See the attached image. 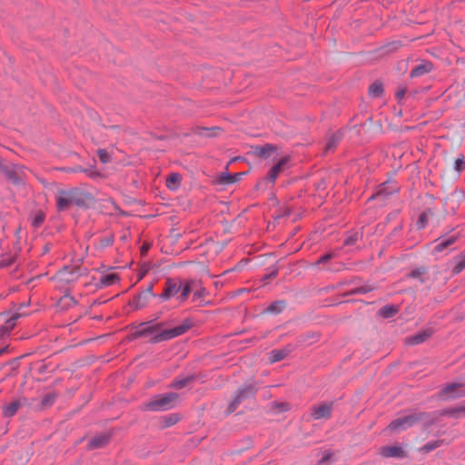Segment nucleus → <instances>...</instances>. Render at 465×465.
Here are the masks:
<instances>
[{
    "label": "nucleus",
    "mask_w": 465,
    "mask_h": 465,
    "mask_svg": "<svg viewBox=\"0 0 465 465\" xmlns=\"http://www.w3.org/2000/svg\"><path fill=\"white\" fill-rule=\"evenodd\" d=\"M179 394L176 392H167L157 394L144 402L142 410L149 411H165L173 409L176 406Z\"/></svg>",
    "instance_id": "nucleus-2"
},
{
    "label": "nucleus",
    "mask_w": 465,
    "mask_h": 465,
    "mask_svg": "<svg viewBox=\"0 0 465 465\" xmlns=\"http://www.w3.org/2000/svg\"><path fill=\"white\" fill-rule=\"evenodd\" d=\"M271 410L275 413L285 412L289 411V404L287 402L273 401Z\"/></svg>",
    "instance_id": "nucleus-49"
},
{
    "label": "nucleus",
    "mask_w": 465,
    "mask_h": 465,
    "mask_svg": "<svg viewBox=\"0 0 465 465\" xmlns=\"http://www.w3.org/2000/svg\"><path fill=\"white\" fill-rule=\"evenodd\" d=\"M458 239H459V235H451L448 238H443V239H442V237H440L439 239L436 240V241L440 240V242L434 247V252H441L442 251H444L445 249H447L448 247H450V245L455 243Z\"/></svg>",
    "instance_id": "nucleus-32"
},
{
    "label": "nucleus",
    "mask_w": 465,
    "mask_h": 465,
    "mask_svg": "<svg viewBox=\"0 0 465 465\" xmlns=\"http://www.w3.org/2000/svg\"><path fill=\"white\" fill-rule=\"evenodd\" d=\"M120 276L118 273H108V274H104L101 277L100 279V282L97 284V287L98 288H102L104 286L107 287V286H112L114 284H115L116 282H118L120 281Z\"/></svg>",
    "instance_id": "nucleus-34"
},
{
    "label": "nucleus",
    "mask_w": 465,
    "mask_h": 465,
    "mask_svg": "<svg viewBox=\"0 0 465 465\" xmlns=\"http://www.w3.org/2000/svg\"><path fill=\"white\" fill-rule=\"evenodd\" d=\"M87 273L86 268H82L79 265H65L60 269L56 276L64 283H71L75 282L80 276Z\"/></svg>",
    "instance_id": "nucleus-6"
},
{
    "label": "nucleus",
    "mask_w": 465,
    "mask_h": 465,
    "mask_svg": "<svg viewBox=\"0 0 465 465\" xmlns=\"http://www.w3.org/2000/svg\"><path fill=\"white\" fill-rule=\"evenodd\" d=\"M153 282H150L149 285L142 292H148L151 297H156L157 295L153 293Z\"/></svg>",
    "instance_id": "nucleus-62"
},
{
    "label": "nucleus",
    "mask_w": 465,
    "mask_h": 465,
    "mask_svg": "<svg viewBox=\"0 0 465 465\" xmlns=\"http://www.w3.org/2000/svg\"><path fill=\"white\" fill-rule=\"evenodd\" d=\"M399 190L400 187L395 182L386 181L379 185L377 192L369 198V201L381 196L387 197L399 192Z\"/></svg>",
    "instance_id": "nucleus-13"
},
{
    "label": "nucleus",
    "mask_w": 465,
    "mask_h": 465,
    "mask_svg": "<svg viewBox=\"0 0 465 465\" xmlns=\"http://www.w3.org/2000/svg\"><path fill=\"white\" fill-rule=\"evenodd\" d=\"M333 409V401L330 402H322L318 406H313L312 408V417L314 420L325 419L328 420L331 417Z\"/></svg>",
    "instance_id": "nucleus-10"
},
{
    "label": "nucleus",
    "mask_w": 465,
    "mask_h": 465,
    "mask_svg": "<svg viewBox=\"0 0 465 465\" xmlns=\"http://www.w3.org/2000/svg\"><path fill=\"white\" fill-rule=\"evenodd\" d=\"M332 454L330 451L322 452V456L318 460L317 465L326 464L331 458Z\"/></svg>",
    "instance_id": "nucleus-57"
},
{
    "label": "nucleus",
    "mask_w": 465,
    "mask_h": 465,
    "mask_svg": "<svg viewBox=\"0 0 465 465\" xmlns=\"http://www.w3.org/2000/svg\"><path fill=\"white\" fill-rule=\"evenodd\" d=\"M320 336L321 334L316 331L301 333L296 337V345L300 347L312 345L319 341Z\"/></svg>",
    "instance_id": "nucleus-20"
},
{
    "label": "nucleus",
    "mask_w": 465,
    "mask_h": 465,
    "mask_svg": "<svg viewBox=\"0 0 465 465\" xmlns=\"http://www.w3.org/2000/svg\"><path fill=\"white\" fill-rule=\"evenodd\" d=\"M454 169L460 173L465 170V158L463 154H460V156L455 160Z\"/></svg>",
    "instance_id": "nucleus-52"
},
{
    "label": "nucleus",
    "mask_w": 465,
    "mask_h": 465,
    "mask_svg": "<svg viewBox=\"0 0 465 465\" xmlns=\"http://www.w3.org/2000/svg\"><path fill=\"white\" fill-rule=\"evenodd\" d=\"M418 413H424L425 415H427L426 418L424 419H421V421H423V430H429L432 425L436 424L439 420V417L438 416V412L437 411H433V412H426V411H419Z\"/></svg>",
    "instance_id": "nucleus-37"
},
{
    "label": "nucleus",
    "mask_w": 465,
    "mask_h": 465,
    "mask_svg": "<svg viewBox=\"0 0 465 465\" xmlns=\"http://www.w3.org/2000/svg\"><path fill=\"white\" fill-rule=\"evenodd\" d=\"M201 377L202 375L200 373H193L186 377L177 376L173 380L170 387L175 390H182L185 387L190 386L192 383H193L197 379Z\"/></svg>",
    "instance_id": "nucleus-16"
},
{
    "label": "nucleus",
    "mask_w": 465,
    "mask_h": 465,
    "mask_svg": "<svg viewBox=\"0 0 465 465\" xmlns=\"http://www.w3.org/2000/svg\"><path fill=\"white\" fill-rule=\"evenodd\" d=\"M432 333L433 331L431 329H426L407 337L405 339V342L409 345H418L427 341L432 335Z\"/></svg>",
    "instance_id": "nucleus-22"
},
{
    "label": "nucleus",
    "mask_w": 465,
    "mask_h": 465,
    "mask_svg": "<svg viewBox=\"0 0 465 465\" xmlns=\"http://www.w3.org/2000/svg\"><path fill=\"white\" fill-rule=\"evenodd\" d=\"M428 272V270L425 266H420L412 270L411 272L406 274L407 278L418 279L420 282L424 283L426 279L423 278V275Z\"/></svg>",
    "instance_id": "nucleus-42"
},
{
    "label": "nucleus",
    "mask_w": 465,
    "mask_h": 465,
    "mask_svg": "<svg viewBox=\"0 0 465 465\" xmlns=\"http://www.w3.org/2000/svg\"><path fill=\"white\" fill-rule=\"evenodd\" d=\"M150 328L154 330V333L149 339L151 344L160 343L181 336L193 328V322L190 318H186L183 322L174 327H170L167 321L156 322V319L148 321Z\"/></svg>",
    "instance_id": "nucleus-1"
},
{
    "label": "nucleus",
    "mask_w": 465,
    "mask_h": 465,
    "mask_svg": "<svg viewBox=\"0 0 465 465\" xmlns=\"http://www.w3.org/2000/svg\"><path fill=\"white\" fill-rule=\"evenodd\" d=\"M381 455L384 457L403 459L407 457V452L400 446H385L381 449Z\"/></svg>",
    "instance_id": "nucleus-26"
},
{
    "label": "nucleus",
    "mask_w": 465,
    "mask_h": 465,
    "mask_svg": "<svg viewBox=\"0 0 465 465\" xmlns=\"http://www.w3.org/2000/svg\"><path fill=\"white\" fill-rule=\"evenodd\" d=\"M407 93V87H400L398 89V91L396 92L395 95H396V99L398 101L399 104H401V100L403 99V97L405 96Z\"/></svg>",
    "instance_id": "nucleus-58"
},
{
    "label": "nucleus",
    "mask_w": 465,
    "mask_h": 465,
    "mask_svg": "<svg viewBox=\"0 0 465 465\" xmlns=\"http://www.w3.org/2000/svg\"><path fill=\"white\" fill-rule=\"evenodd\" d=\"M279 270L280 268L277 264L270 266L267 269L268 272L262 277V281L264 282H268L270 280L276 278L279 273Z\"/></svg>",
    "instance_id": "nucleus-45"
},
{
    "label": "nucleus",
    "mask_w": 465,
    "mask_h": 465,
    "mask_svg": "<svg viewBox=\"0 0 465 465\" xmlns=\"http://www.w3.org/2000/svg\"><path fill=\"white\" fill-rule=\"evenodd\" d=\"M181 420L179 413H171L168 415L162 416L159 420L160 428L166 429L175 425Z\"/></svg>",
    "instance_id": "nucleus-28"
},
{
    "label": "nucleus",
    "mask_w": 465,
    "mask_h": 465,
    "mask_svg": "<svg viewBox=\"0 0 465 465\" xmlns=\"http://www.w3.org/2000/svg\"><path fill=\"white\" fill-rule=\"evenodd\" d=\"M76 304L77 301L74 296L70 295L69 293H65L64 296H62L57 302V305L62 310H67L71 307L75 306Z\"/></svg>",
    "instance_id": "nucleus-38"
},
{
    "label": "nucleus",
    "mask_w": 465,
    "mask_h": 465,
    "mask_svg": "<svg viewBox=\"0 0 465 465\" xmlns=\"http://www.w3.org/2000/svg\"><path fill=\"white\" fill-rule=\"evenodd\" d=\"M21 407V402L19 401H14L8 405L5 406L3 409V416L5 418L13 417L19 408Z\"/></svg>",
    "instance_id": "nucleus-40"
},
{
    "label": "nucleus",
    "mask_w": 465,
    "mask_h": 465,
    "mask_svg": "<svg viewBox=\"0 0 465 465\" xmlns=\"http://www.w3.org/2000/svg\"><path fill=\"white\" fill-rule=\"evenodd\" d=\"M19 359L20 358H15L5 362V365L9 364L12 366V372L10 373V375H16V371L17 368L19 367Z\"/></svg>",
    "instance_id": "nucleus-56"
},
{
    "label": "nucleus",
    "mask_w": 465,
    "mask_h": 465,
    "mask_svg": "<svg viewBox=\"0 0 465 465\" xmlns=\"http://www.w3.org/2000/svg\"><path fill=\"white\" fill-rule=\"evenodd\" d=\"M267 183H269V182H268V181H265V180H264V177H263L260 182H258V183L255 184L254 189H255V190H260V189H262L263 186H265Z\"/></svg>",
    "instance_id": "nucleus-63"
},
{
    "label": "nucleus",
    "mask_w": 465,
    "mask_h": 465,
    "mask_svg": "<svg viewBox=\"0 0 465 465\" xmlns=\"http://www.w3.org/2000/svg\"><path fill=\"white\" fill-rule=\"evenodd\" d=\"M286 305L285 300H277L270 303L263 312L271 314H279L286 308Z\"/></svg>",
    "instance_id": "nucleus-33"
},
{
    "label": "nucleus",
    "mask_w": 465,
    "mask_h": 465,
    "mask_svg": "<svg viewBox=\"0 0 465 465\" xmlns=\"http://www.w3.org/2000/svg\"><path fill=\"white\" fill-rule=\"evenodd\" d=\"M434 214V210L432 208H426L418 217L416 222L417 230H422L427 227L429 223V216H432Z\"/></svg>",
    "instance_id": "nucleus-29"
},
{
    "label": "nucleus",
    "mask_w": 465,
    "mask_h": 465,
    "mask_svg": "<svg viewBox=\"0 0 465 465\" xmlns=\"http://www.w3.org/2000/svg\"><path fill=\"white\" fill-rule=\"evenodd\" d=\"M258 391L259 384L257 381H253L250 383H244L235 392V397L228 405L226 413L231 414L234 412L242 401L255 398Z\"/></svg>",
    "instance_id": "nucleus-3"
},
{
    "label": "nucleus",
    "mask_w": 465,
    "mask_h": 465,
    "mask_svg": "<svg viewBox=\"0 0 465 465\" xmlns=\"http://www.w3.org/2000/svg\"><path fill=\"white\" fill-rule=\"evenodd\" d=\"M59 194H71L74 204L82 209L90 208L91 203L94 202L93 194L78 187H73L69 190H59Z\"/></svg>",
    "instance_id": "nucleus-4"
},
{
    "label": "nucleus",
    "mask_w": 465,
    "mask_h": 465,
    "mask_svg": "<svg viewBox=\"0 0 465 465\" xmlns=\"http://www.w3.org/2000/svg\"><path fill=\"white\" fill-rule=\"evenodd\" d=\"M427 415L424 413H411L409 415L395 419L390 422L387 426V430L391 431L404 430L407 428L412 427L413 425L421 421V419L426 418Z\"/></svg>",
    "instance_id": "nucleus-5"
},
{
    "label": "nucleus",
    "mask_w": 465,
    "mask_h": 465,
    "mask_svg": "<svg viewBox=\"0 0 465 465\" xmlns=\"http://www.w3.org/2000/svg\"><path fill=\"white\" fill-rule=\"evenodd\" d=\"M0 172L3 173L8 181H10L14 185L19 186L25 184L24 178L16 172L14 167L10 168L9 166L3 164L1 162Z\"/></svg>",
    "instance_id": "nucleus-17"
},
{
    "label": "nucleus",
    "mask_w": 465,
    "mask_h": 465,
    "mask_svg": "<svg viewBox=\"0 0 465 465\" xmlns=\"http://www.w3.org/2000/svg\"><path fill=\"white\" fill-rule=\"evenodd\" d=\"M150 298H152L148 292H140L134 295L133 300L129 302V305L133 306L134 310H141L147 306Z\"/></svg>",
    "instance_id": "nucleus-25"
},
{
    "label": "nucleus",
    "mask_w": 465,
    "mask_h": 465,
    "mask_svg": "<svg viewBox=\"0 0 465 465\" xmlns=\"http://www.w3.org/2000/svg\"><path fill=\"white\" fill-rule=\"evenodd\" d=\"M399 312V306L394 304H386L379 309L378 315L384 318L390 319L397 315Z\"/></svg>",
    "instance_id": "nucleus-31"
},
{
    "label": "nucleus",
    "mask_w": 465,
    "mask_h": 465,
    "mask_svg": "<svg viewBox=\"0 0 465 465\" xmlns=\"http://www.w3.org/2000/svg\"><path fill=\"white\" fill-rule=\"evenodd\" d=\"M180 292L179 286V279L176 281L173 278H167L163 290L161 294H158L157 297L160 302L168 301L170 298L175 296Z\"/></svg>",
    "instance_id": "nucleus-9"
},
{
    "label": "nucleus",
    "mask_w": 465,
    "mask_h": 465,
    "mask_svg": "<svg viewBox=\"0 0 465 465\" xmlns=\"http://www.w3.org/2000/svg\"><path fill=\"white\" fill-rule=\"evenodd\" d=\"M461 383H449L439 391V398L441 400L456 399L465 396V391L461 390Z\"/></svg>",
    "instance_id": "nucleus-8"
},
{
    "label": "nucleus",
    "mask_w": 465,
    "mask_h": 465,
    "mask_svg": "<svg viewBox=\"0 0 465 465\" xmlns=\"http://www.w3.org/2000/svg\"><path fill=\"white\" fill-rule=\"evenodd\" d=\"M465 269V253L460 254L456 258V263L452 268V274L456 275Z\"/></svg>",
    "instance_id": "nucleus-46"
},
{
    "label": "nucleus",
    "mask_w": 465,
    "mask_h": 465,
    "mask_svg": "<svg viewBox=\"0 0 465 465\" xmlns=\"http://www.w3.org/2000/svg\"><path fill=\"white\" fill-rule=\"evenodd\" d=\"M197 282L195 280H182L179 279V286H180V295L177 297L179 302H184L188 298L190 293L196 288Z\"/></svg>",
    "instance_id": "nucleus-15"
},
{
    "label": "nucleus",
    "mask_w": 465,
    "mask_h": 465,
    "mask_svg": "<svg viewBox=\"0 0 465 465\" xmlns=\"http://www.w3.org/2000/svg\"><path fill=\"white\" fill-rule=\"evenodd\" d=\"M443 443H444V440H436L428 441L427 443H425L423 446H421L419 449V451L422 452V453H429V452L436 450L437 448L440 447L441 445H443Z\"/></svg>",
    "instance_id": "nucleus-43"
},
{
    "label": "nucleus",
    "mask_w": 465,
    "mask_h": 465,
    "mask_svg": "<svg viewBox=\"0 0 465 465\" xmlns=\"http://www.w3.org/2000/svg\"><path fill=\"white\" fill-rule=\"evenodd\" d=\"M293 351V346L292 344H287L282 349H275L270 351V362L274 363L280 361L286 357H288Z\"/></svg>",
    "instance_id": "nucleus-21"
},
{
    "label": "nucleus",
    "mask_w": 465,
    "mask_h": 465,
    "mask_svg": "<svg viewBox=\"0 0 465 465\" xmlns=\"http://www.w3.org/2000/svg\"><path fill=\"white\" fill-rule=\"evenodd\" d=\"M203 130L208 133L206 135L209 137L216 136L222 131L220 127L203 128Z\"/></svg>",
    "instance_id": "nucleus-59"
},
{
    "label": "nucleus",
    "mask_w": 465,
    "mask_h": 465,
    "mask_svg": "<svg viewBox=\"0 0 465 465\" xmlns=\"http://www.w3.org/2000/svg\"><path fill=\"white\" fill-rule=\"evenodd\" d=\"M361 238H362L361 232H351L350 235H348L344 239L342 246L343 247L354 246L356 244V242H358V240L361 239Z\"/></svg>",
    "instance_id": "nucleus-44"
},
{
    "label": "nucleus",
    "mask_w": 465,
    "mask_h": 465,
    "mask_svg": "<svg viewBox=\"0 0 465 465\" xmlns=\"http://www.w3.org/2000/svg\"><path fill=\"white\" fill-rule=\"evenodd\" d=\"M56 397H57V395L54 392L46 393L41 401L42 407H49V406L53 405Z\"/></svg>",
    "instance_id": "nucleus-50"
},
{
    "label": "nucleus",
    "mask_w": 465,
    "mask_h": 465,
    "mask_svg": "<svg viewBox=\"0 0 465 465\" xmlns=\"http://www.w3.org/2000/svg\"><path fill=\"white\" fill-rule=\"evenodd\" d=\"M337 256L336 252H329L324 253L323 255L320 256L319 259L315 262V265L323 264L328 262L332 258H335Z\"/></svg>",
    "instance_id": "nucleus-51"
},
{
    "label": "nucleus",
    "mask_w": 465,
    "mask_h": 465,
    "mask_svg": "<svg viewBox=\"0 0 465 465\" xmlns=\"http://www.w3.org/2000/svg\"><path fill=\"white\" fill-rule=\"evenodd\" d=\"M151 248V243L149 242H143L142 246L140 247V253L141 256L144 257L147 255L149 250Z\"/></svg>",
    "instance_id": "nucleus-60"
},
{
    "label": "nucleus",
    "mask_w": 465,
    "mask_h": 465,
    "mask_svg": "<svg viewBox=\"0 0 465 465\" xmlns=\"http://www.w3.org/2000/svg\"><path fill=\"white\" fill-rule=\"evenodd\" d=\"M433 69V64L430 61L423 60L420 64L414 66L411 73L410 77L411 78H416L420 77L421 75H424L426 74H429Z\"/></svg>",
    "instance_id": "nucleus-24"
},
{
    "label": "nucleus",
    "mask_w": 465,
    "mask_h": 465,
    "mask_svg": "<svg viewBox=\"0 0 465 465\" xmlns=\"http://www.w3.org/2000/svg\"><path fill=\"white\" fill-rule=\"evenodd\" d=\"M10 351V346L6 345L3 348H0V356H2L4 353H7Z\"/></svg>",
    "instance_id": "nucleus-64"
},
{
    "label": "nucleus",
    "mask_w": 465,
    "mask_h": 465,
    "mask_svg": "<svg viewBox=\"0 0 465 465\" xmlns=\"http://www.w3.org/2000/svg\"><path fill=\"white\" fill-rule=\"evenodd\" d=\"M401 45H402L401 41H392L386 45L383 48L386 49V52H393L398 50Z\"/></svg>",
    "instance_id": "nucleus-55"
},
{
    "label": "nucleus",
    "mask_w": 465,
    "mask_h": 465,
    "mask_svg": "<svg viewBox=\"0 0 465 465\" xmlns=\"http://www.w3.org/2000/svg\"><path fill=\"white\" fill-rule=\"evenodd\" d=\"M291 160L292 158L290 155L282 157L270 168L267 174L264 176V180L268 181L272 184H274L279 175L290 166Z\"/></svg>",
    "instance_id": "nucleus-7"
},
{
    "label": "nucleus",
    "mask_w": 465,
    "mask_h": 465,
    "mask_svg": "<svg viewBox=\"0 0 465 465\" xmlns=\"http://www.w3.org/2000/svg\"><path fill=\"white\" fill-rule=\"evenodd\" d=\"M464 410V406H459L454 408H446L443 410L437 411L438 416H448V417H455L458 418L460 413H461Z\"/></svg>",
    "instance_id": "nucleus-41"
},
{
    "label": "nucleus",
    "mask_w": 465,
    "mask_h": 465,
    "mask_svg": "<svg viewBox=\"0 0 465 465\" xmlns=\"http://www.w3.org/2000/svg\"><path fill=\"white\" fill-rule=\"evenodd\" d=\"M22 315L20 313H15L12 315L11 318H9L5 324L1 325V331L2 333L7 334V336L10 335L11 331L15 327V321L20 318Z\"/></svg>",
    "instance_id": "nucleus-39"
},
{
    "label": "nucleus",
    "mask_w": 465,
    "mask_h": 465,
    "mask_svg": "<svg viewBox=\"0 0 465 465\" xmlns=\"http://www.w3.org/2000/svg\"><path fill=\"white\" fill-rule=\"evenodd\" d=\"M182 174L179 173H172L166 178V186L171 191H176L182 183Z\"/></svg>",
    "instance_id": "nucleus-30"
},
{
    "label": "nucleus",
    "mask_w": 465,
    "mask_h": 465,
    "mask_svg": "<svg viewBox=\"0 0 465 465\" xmlns=\"http://www.w3.org/2000/svg\"><path fill=\"white\" fill-rule=\"evenodd\" d=\"M112 434L111 433H101L95 435L87 443V450H96L105 447L111 440Z\"/></svg>",
    "instance_id": "nucleus-18"
},
{
    "label": "nucleus",
    "mask_w": 465,
    "mask_h": 465,
    "mask_svg": "<svg viewBox=\"0 0 465 465\" xmlns=\"http://www.w3.org/2000/svg\"><path fill=\"white\" fill-rule=\"evenodd\" d=\"M95 163H96L95 159H93L92 160V163H89V164H87L84 167L81 166V165L72 166L73 167V172L74 173H84L88 177H90L92 179L100 178V177H102V173L99 171L94 169L95 168Z\"/></svg>",
    "instance_id": "nucleus-19"
},
{
    "label": "nucleus",
    "mask_w": 465,
    "mask_h": 465,
    "mask_svg": "<svg viewBox=\"0 0 465 465\" xmlns=\"http://www.w3.org/2000/svg\"><path fill=\"white\" fill-rule=\"evenodd\" d=\"M341 139V135L339 133L332 134L326 143L325 150L326 151L333 150L338 145Z\"/></svg>",
    "instance_id": "nucleus-47"
},
{
    "label": "nucleus",
    "mask_w": 465,
    "mask_h": 465,
    "mask_svg": "<svg viewBox=\"0 0 465 465\" xmlns=\"http://www.w3.org/2000/svg\"><path fill=\"white\" fill-rule=\"evenodd\" d=\"M97 155L103 163H107L111 161V155L105 149H99L97 151Z\"/></svg>",
    "instance_id": "nucleus-54"
},
{
    "label": "nucleus",
    "mask_w": 465,
    "mask_h": 465,
    "mask_svg": "<svg viewBox=\"0 0 465 465\" xmlns=\"http://www.w3.org/2000/svg\"><path fill=\"white\" fill-rule=\"evenodd\" d=\"M72 204H74V201L71 194H60L56 197V211L58 213L67 211Z\"/></svg>",
    "instance_id": "nucleus-27"
},
{
    "label": "nucleus",
    "mask_w": 465,
    "mask_h": 465,
    "mask_svg": "<svg viewBox=\"0 0 465 465\" xmlns=\"http://www.w3.org/2000/svg\"><path fill=\"white\" fill-rule=\"evenodd\" d=\"M377 289V286L372 284H365L354 289H351L344 293L341 294L342 297H347L350 295H357V294H365L370 292H372Z\"/></svg>",
    "instance_id": "nucleus-35"
},
{
    "label": "nucleus",
    "mask_w": 465,
    "mask_h": 465,
    "mask_svg": "<svg viewBox=\"0 0 465 465\" xmlns=\"http://www.w3.org/2000/svg\"><path fill=\"white\" fill-rule=\"evenodd\" d=\"M278 146L272 143H265L263 145L252 146L249 153L262 159H268L273 153H276Z\"/></svg>",
    "instance_id": "nucleus-14"
},
{
    "label": "nucleus",
    "mask_w": 465,
    "mask_h": 465,
    "mask_svg": "<svg viewBox=\"0 0 465 465\" xmlns=\"http://www.w3.org/2000/svg\"><path fill=\"white\" fill-rule=\"evenodd\" d=\"M45 220V213L39 210L35 214L33 220H32V226L35 229L39 228Z\"/></svg>",
    "instance_id": "nucleus-48"
},
{
    "label": "nucleus",
    "mask_w": 465,
    "mask_h": 465,
    "mask_svg": "<svg viewBox=\"0 0 465 465\" xmlns=\"http://www.w3.org/2000/svg\"><path fill=\"white\" fill-rule=\"evenodd\" d=\"M149 323L150 322H148V321L140 322L137 326L134 327L135 331H131L128 334L127 340L134 341L139 338H144V337H148V336L152 337L153 334L154 333V330L150 328Z\"/></svg>",
    "instance_id": "nucleus-12"
},
{
    "label": "nucleus",
    "mask_w": 465,
    "mask_h": 465,
    "mask_svg": "<svg viewBox=\"0 0 465 465\" xmlns=\"http://www.w3.org/2000/svg\"><path fill=\"white\" fill-rule=\"evenodd\" d=\"M210 295L209 291L202 286L201 282H197L196 288L193 293L192 301L196 303L199 307L208 306L213 304L212 301H206V297Z\"/></svg>",
    "instance_id": "nucleus-11"
},
{
    "label": "nucleus",
    "mask_w": 465,
    "mask_h": 465,
    "mask_svg": "<svg viewBox=\"0 0 465 465\" xmlns=\"http://www.w3.org/2000/svg\"><path fill=\"white\" fill-rule=\"evenodd\" d=\"M369 95L374 98H379L383 95L384 88L383 84L381 80H375L370 86H369Z\"/></svg>",
    "instance_id": "nucleus-36"
},
{
    "label": "nucleus",
    "mask_w": 465,
    "mask_h": 465,
    "mask_svg": "<svg viewBox=\"0 0 465 465\" xmlns=\"http://www.w3.org/2000/svg\"><path fill=\"white\" fill-rule=\"evenodd\" d=\"M114 241V234L109 233L108 235L104 236V238H102L100 240V246L102 248L109 247V246L113 245Z\"/></svg>",
    "instance_id": "nucleus-53"
},
{
    "label": "nucleus",
    "mask_w": 465,
    "mask_h": 465,
    "mask_svg": "<svg viewBox=\"0 0 465 465\" xmlns=\"http://www.w3.org/2000/svg\"><path fill=\"white\" fill-rule=\"evenodd\" d=\"M246 173H230L227 172H223L219 174L215 180L216 184H232L239 182L242 175Z\"/></svg>",
    "instance_id": "nucleus-23"
},
{
    "label": "nucleus",
    "mask_w": 465,
    "mask_h": 465,
    "mask_svg": "<svg viewBox=\"0 0 465 465\" xmlns=\"http://www.w3.org/2000/svg\"><path fill=\"white\" fill-rule=\"evenodd\" d=\"M15 262L14 258H8V259H3L1 261V266L2 267H9Z\"/></svg>",
    "instance_id": "nucleus-61"
}]
</instances>
